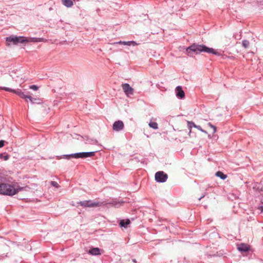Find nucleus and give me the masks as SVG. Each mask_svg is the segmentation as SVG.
<instances>
[{"mask_svg":"<svg viewBox=\"0 0 263 263\" xmlns=\"http://www.w3.org/2000/svg\"><path fill=\"white\" fill-rule=\"evenodd\" d=\"M96 152H80L74 154H71L69 155H64L61 157L60 158H65L69 159L71 158H85L88 157H91L94 156Z\"/></svg>","mask_w":263,"mask_h":263,"instance_id":"obj_3","label":"nucleus"},{"mask_svg":"<svg viewBox=\"0 0 263 263\" xmlns=\"http://www.w3.org/2000/svg\"><path fill=\"white\" fill-rule=\"evenodd\" d=\"M209 126L213 129V133H215L216 131V128L215 126L212 125L211 123H208Z\"/></svg>","mask_w":263,"mask_h":263,"instance_id":"obj_26","label":"nucleus"},{"mask_svg":"<svg viewBox=\"0 0 263 263\" xmlns=\"http://www.w3.org/2000/svg\"><path fill=\"white\" fill-rule=\"evenodd\" d=\"M133 261L135 262H136V260L135 259H133Z\"/></svg>","mask_w":263,"mask_h":263,"instance_id":"obj_34","label":"nucleus"},{"mask_svg":"<svg viewBox=\"0 0 263 263\" xmlns=\"http://www.w3.org/2000/svg\"><path fill=\"white\" fill-rule=\"evenodd\" d=\"M9 158V156L8 155H6L4 157V159L5 160H7Z\"/></svg>","mask_w":263,"mask_h":263,"instance_id":"obj_31","label":"nucleus"},{"mask_svg":"<svg viewBox=\"0 0 263 263\" xmlns=\"http://www.w3.org/2000/svg\"><path fill=\"white\" fill-rule=\"evenodd\" d=\"M97 143V141L94 139H87L86 140V143L90 144H96Z\"/></svg>","mask_w":263,"mask_h":263,"instance_id":"obj_21","label":"nucleus"},{"mask_svg":"<svg viewBox=\"0 0 263 263\" xmlns=\"http://www.w3.org/2000/svg\"><path fill=\"white\" fill-rule=\"evenodd\" d=\"M249 44H250L249 42L248 41H247V40H243V41H242V46H243L245 48H246L248 47H249Z\"/></svg>","mask_w":263,"mask_h":263,"instance_id":"obj_22","label":"nucleus"},{"mask_svg":"<svg viewBox=\"0 0 263 263\" xmlns=\"http://www.w3.org/2000/svg\"><path fill=\"white\" fill-rule=\"evenodd\" d=\"M62 3L67 7H70L73 5L72 0H62Z\"/></svg>","mask_w":263,"mask_h":263,"instance_id":"obj_14","label":"nucleus"},{"mask_svg":"<svg viewBox=\"0 0 263 263\" xmlns=\"http://www.w3.org/2000/svg\"><path fill=\"white\" fill-rule=\"evenodd\" d=\"M190 123H194L192 121H187V127L189 129H190L189 134L191 133V129L193 127H194L193 125L190 124Z\"/></svg>","mask_w":263,"mask_h":263,"instance_id":"obj_23","label":"nucleus"},{"mask_svg":"<svg viewBox=\"0 0 263 263\" xmlns=\"http://www.w3.org/2000/svg\"><path fill=\"white\" fill-rule=\"evenodd\" d=\"M27 42V37L23 36H17V44L18 43H26Z\"/></svg>","mask_w":263,"mask_h":263,"instance_id":"obj_15","label":"nucleus"},{"mask_svg":"<svg viewBox=\"0 0 263 263\" xmlns=\"http://www.w3.org/2000/svg\"><path fill=\"white\" fill-rule=\"evenodd\" d=\"M112 44H121L122 45L123 44V41H119V42H115V43H113Z\"/></svg>","mask_w":263,"mask_h":263,"instance_id":"obj_30","label":"nucleus"},{"mask_svg":"<svg viewBox=\"0 0 263 263\" xmlns=\"http://www.w3.org/2000/svg\"><path fill=\"white\" fill-rule=\"evenodd\" d=\"M29 88L30 89H32L34 91H36L39 89L38 86L35 85H31L30 86Z\"/></svg>","mask_w":263,"mask_h":263,"instance_id":"obj_24","label":"nucleus"},{"mask_svg":"<svg viewBox=\"0 0 263 263\" xmlns=\"http://www.w3.org/2000/svg\"><path fill=\"white\" fill-rule=\"evenodd\" d=\"M78 203L84 207H94L99 205V203L98 202H93L91 200L80 201Z\"/></svg>","mask_w":263,"mask_h":263,"instance_id":"obj_5","label":"nucleus"},{"mask_svg":"<svg viewBox=\"0 0 263 263\" xmlns=\"http://www.w3.org/2000/svg\"><path fill=\"white\" fill-rule=\"evenodd\" d=\"M23 99H29L30 101L31 102V103H33V100H34V99L33 98H32L31 97L29 96H27V95H25L24 92H22V93L21 94L20 96Z\"/></svg>","mask_w":263,"mask_h":263,"instance_id":"obj_16","label":"nucleus"},{"mask_svg":"<svg viewBox=\"0 0 263 263\" xmlns=\"http://www.w3.org/2000/svg\"><path fill=\"white\" fill-rule=\"evenodd\" d=\"M124 124L121 121H117L114 122L112 128L115 131L119 132L123 129Z\"/></svg>","mask_w":263,"mask_h":263,"instance_id":"obj_7","label":"nucleus"},{"mask_svg":"<svg viewBox=\"0 0 263 263\" xmlns=\"http://www.w3.org/2000/svg\"><path fill=\"white\" fill-rule=\"evenodd\" d=\"M129 223L130 220L129 219H127L125 221L124 220H122L120 222V226L121 227L126 228Z\"/></svg>","mask_w":263,"mask_h":263,"instance_id":"obj_13","label":"nucleus"},{"mask_svg":"<svg viewBox=\"0 0 263 263\" xmlns=\"http://www.w3.org/2000/svg\"><path fill=\"white\" fill-rule=\"evenodd\" d=\"M216 176L220 178L221 179L224 180L227 178V175L224 174L222 172L218 171L216 173Z\"/></svg>","mask_w":263,"mask_h":263,"instance_id":"obj_17","label":"nucleus"},{"mask_svg":"<svg viewBox=\"0 0 263 263\" xmlns=\"http://www.w3.org/2000/svg\"><path fill=\"white\" fill-rule=\"evenodd\" d=\"M88 253L92 255H97L100 254V249L98 248H94L89 250Z\"/></svg>","mask_w":263,"mask_h":263,"instance_id":"obj_12","label":"nucleus"},{"mask_svg":"<svg viewBox=\"0 0 263 263\" xmlns=\"http://www.w3.org/2000/svg\"><path fill=\"white\" fill-rule=\"evenodd\" d=\"M155 180L158 182H165L167 179V175L163 171H159L155 174Z\"/></svg>","mask_w":263,"mask_h":263,"instance_id":"obj_4","label":"nucleus"},{"mask_svg":"<svg viewBox=\"0 0 263 263\" xmlns=\"http://www.w3.org/2000/svg\"><path fill=\"white\" fill-rule=\"evenodd\" d=\"M30 188L27 186H21L16 182L1 183L0 194L7 196H13L21 191H29Z\"/></svg>","mask_w":263,"mask_h":263,"instance_id":"obj_1","label":"nucleus"},{"mask_svg":"<svg viewBox=\"0 0 263 263\" xmlns=\"http://www.w3.org/2000/svg\"><path fill=\"white\" fill-rule=\"evenodd\" d=\"M138 45V43H137L135 41H127L126 45L127 46H137Z\"/></svg>","mask_w":263,"mask_h":263,"instance_id":"obj_20","label":"nucleus"},{"mask_svg":"<svg viewBox=\"0 0 263 263\" xmlns=\"http://www.w3.org/2000/svg\"><path fill=\"white\" fill-rule=\"evenodd\" d=\"M122 89L127 96L133 95L134 93L133 88L127 83H124L122 85Z\"/></svg>","mask_w":263,"mask_h":263,"instance_id":"obj_6","label":"nucleus"},{"mask_svg":"<svg viewBox=\"0 0 263 263\" xmlns=\"http://www.w3.org/2000/svg\"><path fill=\"white\" fill-rule=\"evenodd\" d=\"M148 125L150 127H151L154 129H157L158 128V124L155 122H150L148 124Z\"/></svg>","mask_w":263,"mask_h":263,"instance_id":"obj_18","label":"nucleus"},{"mask_svg":"<svg viewBox=\"0 0 263 263\" xmlns=\"http://www.w3.org/2000/svg\"><path fill=\"white\" fill-rule=\"evenodd\" d=\"M51 185H52L53 186L57 187V188H58L59 186L58 183L57 182L53 181H51Z\"/></svg>","mask_w":263,"mask_h":263,"instance_id":"obj_27","label":"nucleus"},{"mask_svg":"<svg viewBox=\"0 0 263 263\" xmlns=\"http://www.w3.org/2000/svg\"><path fill=\"white\" fill-rule=\"evenodd\" d=\"M176 92L177 97L180 99L184 98L185 93L180 86H177L176 88Z\"/></svg>","mask_w":263,"mask_h":263,"instance_id":"obj_9","label":"nucleus"},{"mask_svg":"<svg viewBox=\"0 0 263 263\" xmlns=\"http://www.w3.org/2000/svg\"><path fill=\"white\" fill-rule=\"evenodd\" d=\"M3 89L6 91H10V92H13V90H14V89H12L8 87H4Z\"/></svg>","mask_w":263,"mask_h":263,"instance_id":"obj_28","label":"nucleus"},{"mask_svg":"<svg viewBox=\"0 0 263 263\" xmlns=\"http://www.w3.org/2000/svg\"><path fill=\"white\" fill-rule=\"evenodd\" d=\"M203 197H204V195H203V196H202V197H201L200 198H199V200H201V198H202Z\"/></svg>","mask_w":263,"mask_h":263,"instance_id":"obj_33","label":"nucleus"},{"mask_svg":"<svg viewBox=\"0 0 263 263\" xmlns=\"http://www.w3.org/2000/svg\"><path fill=\"white\" fill-rule=\"evenodd\" d=\"M13 92L15 93L16 95H17L19 96H20L21 94L22 93V91L21 90H20V89H17V90L14 89V90H13Z\"/></svg>","mask_w":263,"mask_h":263,"instance_id":"obj_25","label":"nucleus"},{"mask_svg":"<svg viewBox=\"0 0 263 263\" xmlns=\"http://www.w3.org/2000/svg\"><path fill=\"white\" fill-rule=\"evenodd\" d=\"M4 145V141L1 140L0 141V148L2 147Z\"/></svg>","mask_w":263,"mask_h":263,"instance_id":"obj_29","label":"nucleus"},{"mask_svg":"<svg viewBox=\"0 0 263 263\" xmlns=\"http://www.w3.org/2000/svg\"><path fill=\"white\" fill-rule=\"evenodd\" d=\"M6 41L7 42V43L9 46L10 45L11 43L13 44V45H16L17 36L12 35L7 37L6 39Z\"/></svg>","mask_w":263,"mask_h":263,"instance_id":"obj_8","label":"nucleus"},{"mask_svg":"<svg viewBox=\"0 0 263 263\" xmlns=\"http://www.w3.org/2000/svg\"><path fill=\"white\" fill-rule=\"evenodd\" d=\"M188 54L195 53L198 54L201 52H205L209 53H212L215 55H219V53L213 48H209L205 45L194 44L186 49Z\"/></svg>","mask_w":263,"mask_h":263,"instance_id":"obj_2","label":"nucleus"},{"mask_svg":"<svg viewBox=\"0 0 263 263\" xmlns=\"http://www.w3.org/2000/svg\"><path fill=\"white\" fill-rule=\"evenodd\" d=\"M190 124H192V125H194V127H195V128H196L198 129V130H200V131H201V132H202V133H205V134H207V132H206L205 130H204L202 129L201 128V127L200 126H199V125H196L194 123H190Z\"/></svg>","mask_w":263,"mask_h":263,"instance_id":"obj_19","label":"nucleus"},{"mask_svg":"<svg viewBox=\"0 0 263 263\" xmlns=\"http://www.w3.org/2000/svg\"><path fill=\"white\" fill-rule=\"evenodd\" d=\"M238 250L240 252H246L249 250V247L245 244H240L237 248Z\"/></svg>","mask_w":263,"mask_h":263,"instance_id":"obj_11","label":"nucleus"},{"mask_svg":"<svg viewBox=\"0 0 263 263\" xmlns=\"http://www.w3.org/2000/svg\"><path fill=\"white\" fill-rule=\"evenodd\" d=\"M126 42H127V41H123V44H122V45H126Z\"/></svg>","mask_w":263,"mask_h":263,"instance_id":"obj_32","label":"nucleus"},{"mask_svg":"<svg viewBox=\"0 0 263 263\" xmlns=\"http://www.w3.org/2000/svg\"><path fill=\"white\" fill-rule=\"evenodd\" d=\"M46 42V40L42 37H27V42Z\"/></svg>","mask_w":263,"mask_h":263,"instance_id":"obj_10","label":"nucleus"}]
</instances>
